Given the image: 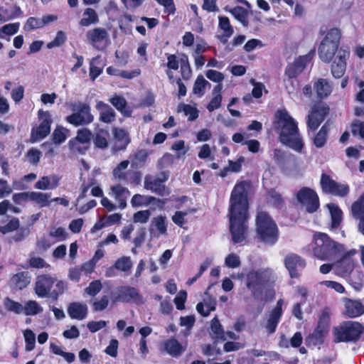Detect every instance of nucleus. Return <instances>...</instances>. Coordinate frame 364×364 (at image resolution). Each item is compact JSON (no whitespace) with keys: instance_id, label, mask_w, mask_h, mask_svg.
Instances as JSON below:
<instances>
[{"instance_id":"60","label":"nucleus","mask_w":364,"mask_h":364,"mask_svg":"<svg viewBox=\"0 0 364 364\" xmlns=\"http://www.w3.org/2000/svg\"><path fill=\"white\" fill-rule=\"evenodd\" d=\"M225 264L229 268H237L241 264L240 257L234 253L228 255L225 259Z\"/></svg>"},{"instance_id":"45","label":"nucleus","mask_w":364,"mask_h":364,"mask_svg":"<svg viewBox=\"0 0 364 364\" xmlns=\"http://www.w3.org/2000/svg\"><path fill=\"white\" fill-rule=\"evenodd\" d=\"M152 225L158 231L159 235H165L167 232L166 218L165 216H157L152 220Z\"/></svg>"},{"instance_id":"41","label":"nucleus","mask_w":364,"mask_h":364,"mask_svg":"<svg viewBox=\"0 0 364 364\" xmlns=\"http://www.w3.org/2000/svg\"><path fill=\"white\" fill-rule=\"evenodd\" d=\"M207 86L210 87V83L203 75H198L194 82L193 92L198 97H202Z\"/></svg>"},{"instance_id":"35","label":"nucleus","mask_w":364,"mask_h":364,"mask_svg":"<svg viewBox=\"0 0 364 364\" xmlns=\"http://www.w3.org/2000/svg\"><path fill=\"white\" fill-rule=\"evenodd\" d=\"M98 21L99 18L95 11L91 8H87L83 12L80 24L82 26H89L91 24L97 23Z\"/></svg>"},{"instance_id":"34","label":"nucleus","mask_w":364,"mask_h":364,"mask_svg":"<svg viewBox=\"0 0 364 364\" xmlns=\"http://www.w3.org/2000/svg\"><path fill=\"white\" fill-rule=\"evenodd\" d=\"M129 164V160H124L120 162L112 171L113 177L119 181H125L127 180V168Z\"/></svg>"},{"instance_id":"16","label":"nucleus","mask_w":364,"mask_h":364,"mask_svg":"<svg viewBox=\"0 0 364 364\" xmlns=\"http://www.w3.org/2000/svg\"><path fill=\"white\" fill-rule=\"evenodd\" d=\"M284 266L291 278H298L306 267V261L299 255L289 253L284 257Z\"/></svg>"},{"instance_id":"64","label":"nucleus","mask_w":364,"mask_h":364,"mask_svg":"<svg viewBox=\"0 0 364 364\" xmlns=\"http://www.w3.org/2000/svg\"><path fill=\"white\" fill-rule=\"evenodd\" d=\"M205 76L207 78H208L210 80L214 82H222L223 80L225 78L224 75L217 70H208L205 73Z\"/></svg>"},{"instance_id":"6","label":"nucleus","mask_w":364,"mask_h":364,"mask_svg":"<svg viewBox=\"0 0 364 364\" xmlns=\"http://www.w3.org/2000/svg\"><path fill=\"white\" fill-rule=\"evenodd\" d=\"M341 36V30L337 28L328 31L318 50L319 58L322 61L329 63L332 60L338 50Z\"/></svg>"},{"instance_id":"21","label":"nucleus","mask_w":364,"mask_h":364,"mask_svg":"<svg viewBox=\"0 0 364 364\" xmlns=\"http://www.w3.org/2000/svg\"><path fill=\"white\" fill-rule=\"evenodd\" d=\"M283 304V299H279L268 316L265 328L269 333H273L276 331L282 314Z\"/></svg>"},{"instance_id":"36","label":"nucleus","mask_w":364,"mask_h":364,"mask_svg":"<svg viewBox=\"0 0 364 364\" xmlns=\"http://www.w3.org/2000/svg\"><path fill=\"white\" fill-rule=\"evenodd\" d=\"M244 26H248V11L242 6H235L228 10Z\"/></svg>"},{"instance_id":"30","label":"nucleus","mask_w":364,"mask_h":364,"mask_svg":"<svg viewBox=\"0 0 364 364\" xmlns=\"http://www.w3.org/2000/svg\"><path fill=\"white\" fill-rule=\"evenodd\" d=\"M164 350L173 357L179 356L184 349L176 339H169L163 343Z\"/></svg>"},{"instance_id":"8","label":"nucleus","mask_w":364,"mask_h":364,"mask_svg":"<svg viewBox=\"0 0 364 364\" xmlns=\"http://www.w3.org/2000/svg\"><path fill=\"white\" fill-rule=\"evenodd\" d=\"M73 113L66 117V121L75 126H83L90 124L94 120L89 105L82 102H75L68 104Z\"/></svg>"},{"instance_id":"3","label":"nucleus","mask_w":364,"mask_h":364,"mask_svg":"<svg viewBox=\"0 0 364 364\" xmlns=\"http://www.w3.org/2000/svg\"><path fill=\"white\" fill-rule=\"evenodd\" d=\"M345 246L331 238L327 234L316 232L313 235V255L320 260L338 258L344 252Z\"/></svg>"},{"instance_id":"55","label":"nucleus","mask_w":364,"mask_h":364,"mask_svg":"<svg viewBox=\"0 0 364 364\" xmlns=\"http://www.w3.org/2000/svg\"><path fill=\"white\" fill-rule=\"evenodd\" d=\"M68 144L70 150L75 154H84L89 148L88 145L74 139L70 140Z\"/></svg>"},{"instance_id":"50","label":"nucleus","mask_w":364,"mask_h":364,"mask_svg":"<svg viewBox=\"0 0 364 364\" xmlns=\"http://www.w3.org/2000/svg\"><path fill=\"white\" fill-rule=\"evenodd\" d=\"M5 309L17 314L23 313V305L19 302L15 301L9 298H6L4 301Z\"/></svg>"},{"instance_id":"47","label":"nucleus","mask_w":364,"mask_h":364,"mask_svg":"<svg viewBox=\"0 0 364 364\" xmlns=\"http://www.w3.org/2000/svg\"><path fill=\"white\" fill-rule=\"evenodd\" d=\"M20 27L19 23H12L4 25L0 28V38L4 39L6 36H13L16 34Z\"/></svg>"},{"instance_id":"17","label":"nucleus","mask_w":364,"mask_h":364,"mask_svg":"<svg viewBox=\"0 0 364 364\" xmlns=\"http://www.w3.org/2000/svg\"><path fill=\"white\" fill-rule=\"evenodd\" d=\"M119 294L115 300L122 302H134L137 304H142L143 298L139 291L134 287L129 286L122 287L118 289Z\"/></svg>"},{"instance_id":"19","label":"nucleus","mask_w":364,"mask_h":364,"mask_svg":"<svg viewBox=\"0 0 364 364\" xmlns=\"http://www.w3.org/2000/svg\"><path fill=\"white\" fill-rule=\"evenodd\" d=\"M130 194L129 190L121 184L112 186L109 192V196L115 200L118 204V208L121 210L127 207V200L130 196Z\"/></svg>"},{"instance_id":"58","label":"nucleus","mask_w":364,"mask_h":364,"mask_svg":"<svg viewBox=\"0 0 364 364\" xmlns=\"http://www.w3.org/2000/svg\"><path fill=\"white\" fill-rule=\"evenodd\" d=\"M43 27V23L41 21V18H36L34 17H30L26 21L23 28L25 31H31L38 29Z\"/></svg>"},{"instance_id":"39","label":"nucleus","mask_w":364,"mask_h":364,"mask_svg":"<svg viewBox=\"0 0 364 364\" xmlns=\"http://www.w3.org/2000/svg\"><path fill=\"white\" fill-rule=\"evenodd\" d=\"M42 311L43 307L36 301H28L23 306V313L26 316H35Z\"/></svg>"},{"instance_id":"61","label":"nucleus","mask_w":364,"mask_h":364,"mask_svg":"<svg viewBox=\"0 0 364 364\" xmlns=\"http://www.w3.org/2000/svg\"><path fill=\"white\" fill-rule=\"evenodd\" d=\"M66 35L63 31H58L54 40L47 44V48L50 49L63 45L66 41Z\"/></svg>"},{"instance_id":"49","label":"nucleus","mask_w":364,"mask_h":364,"mask_svg":"<svg viewBox=\"0 0 364 364\" xmlns=\"http://www.w3.org/2000/svg\"><path fill=\"white\" fill-rule=\"evenodd\" d=\"M178 111L183 112L185 115L188 117L189 121L195 120L198 117V109L190 105H180L178 107Z\"/></svg>"},{"instance_id":"25","label":"nucleus","mask_w":364,"mask_h":364,"mask_svg":"<svg viewBox=\"0 0 364 364\" xmlns=\"http://www.w3.org/2000/svg\"><path fill=\"white\" fill-rule=\"evenodd\" d=\"M60 180V177L56 174L43 176L35 183V188L39 190H53L59 186Z\"/></svg>"},{"instance_id":"15","label":"nucleus","mask_w":364,"mask_h":364,"mask_svg":"<svg viewBox=\"0 0 364 364\" xmlns=\"http://www.w3.org/2000/svg\"><path fill=\"white\" fill-rule=\"evenodd\" d=\"M38 117L41 123L31 132V140L33 142L40 141L45 138L50 132L51 118L48 112L38 111Z\"/></svg>"},{"instance_id":"27","label":"nucleus","mask_w":364,"mask_h":364,"mask_svg":"<svg viewBox=\"0 0 364 364\" xmlns=\"http://www.w3.org/2000/svg\"><path fill=\"white\" fill-rule=\"evenodd\" d=\"M96 108L100 111V119L105 123H110L114 120L115 112L107 104L99 101L96 104Z\"/></svg>"},{"instance_id":"51","label":"nucleus","mask_w":364,"mask_h":364,"mask_svg":"<svg viewBox=\"0 0 364 364\" xmlns=\"http://www.w3.org/2000/svg\"><path fill=\"white\" fill-rule=\"evenodd\" d=\"M114 267L122 272H128L132 267V262L129 257H122L114 263Z\"/></svg>"},{"instance_id":"32","label":"nucleus","mask_w":364,"mask_h":364,"mask_svg":"<svg viewBox=\"0 0 364 364\" xmlns=\"http://www.w3.org/2000/svg\"><path fill=\"white\" fill-rule=\"evenodd\" d=\"M30 277L27 272H19L14 274L11 279V285L16 289H22L30 283Z\"/></svg>"},{"instance_id":"24","label":"nucleus","mask_w":364,"mask_h":364,"mask_svg":"<svg viewBox=\"0 0 364 364\" xmlns=\"http://www.w3.org/2000/svg\"><path fill=\"white\" fill-rule=\"evenodd\" d=\"M67 311L71 318L81 321L87 317L88 308L84 303L73 302L69 304Z\"/></svg>"},{"instance_id":"4","label":"nucleus","mask_w":364,"mask_h":364,"mask_svg":"<svg viewBox=\"0 0 364 364\" xmlns=\"http://www.w3.org/2000/svg\"><path fill=\"white\" fill-rule=\"evenodd\" d=\"M66 289L64 282L49 274H41L36 277L35 293L41 298H50L57 300Z\"/></svg>"},{"instance_id":"44","label":"nucleus","mask_w":364,"mask_h":364,"mask_svg":"<svg viewBox=\"0 0 364 364\" xmlns=\"http://www.w3.org/2000/svg\"><path fill=\"white\" fill-rule=\"evenodd\" d=\"M327 332V331L316 327L314 333L308 337L307 341L314 346L323 343Z\"/></svg>"},{"instance_id":"13","label":"nucleus","mask_w":364,"mask_h":364,"mask_svg":"<svg viewBox=\"0 0 364 364\" xmlns=\"http://www.w3.org/2000/svg\"><path fill=\"white\" fill-rule=\"evenodd\" d=\"M68 235V234L64 228L52 227L49 229L48 237L40 239L37 245L40 249L46 250L55 243L65 240Z\"/></svg>"},{"instance_id":"7","label":"nucleus","mask_w":364,"mask_h":364,"mask_svg":"<svg viewBox=\"0 0 364 364\" xmlns=\"http://www.w3.org/2000/svg\"><path fill=\"white\" fill-rule=\"evenodd\" d=\"M364 326L356 321H344L333 328L336 342H355L362 333Z\"/></svg>"},{"instance_id":"11","label":"nucleus","mask_w":364,"mask_h":364,"mask_svg":"<svg viewBox=\"0 0 364 364\" xmlns=\"http://www.w3.org/2000/svg\"><path fill=\"white\" fill-rule=\"evenodd\" d=\"M357 254L358 251L355 249L346 250L345 248L344 252L338 257L340 259L334 263L336 273L342 277L349 274L355 267V262L353 257Z\"/></svg>"},{"instance_id":"12","label":"nucleus","mask_w":364,"mask_h":364,"mask_svg":"<svg viewBox=\"0 0 364 364\" xmlns=\"http://www.w3.org/2000/svg\"><path fill=\"white\" fill-rule=\"evenodd\" d=\"M296 198L309 213H314L319 207L318 195L309 188L304 187L301 188L296 194Z\"/></svg>"},{"instance_id":"29","label":"nucleus","mask_w":364,"mask_h":364,"mask_svg":"<svg viewBox=\"0 0 364 364\" xmlns=\"http://www.w3.org/2000/svg\"><path fill=\"white\" fill-rule=\"evenodd\" d=\"M149 153L146 149L138 150L134 154L129 156V163L131 162L133 168H139L143 167L146 161Z\"/></svg>"},{"instance_id":"26","label":"nucleus","mask_w":364,"mask_h":364,"mask_svg":"<svg viewBox=\"0 0 364 364\" xmlns=\"http://www.w3.org/2000/svg\"><path fill=\"white\" fill-rule=\"evenodd\" d=\"M314 89L317 97L320 99H323L331 95L332 92V85L327 80L319 78L314 82Z\"/></svg>"},{"instance_id":"62","label":"nucleus","mask_w":364,"mask_h":364,"mask_svg":"<svg viewBox=\"0 0 364 364\" xmlns=\"http://www.w3.org/2000/svg\"><path fill=\"white\" fill-rule=\"evenodd\" d=\"M351 131L354 136L364 139V122L355 120L352 123Z\"/></svg>"},{"instance_id":"10","label":"nucleus","mask_w":364,"mask_h":364,"mask_svg":"<svg viewBox=\"0 0 364 364\" xmlns=\"http://www.w3.org/2000/svg\"><path fill=\"white\" fill-rule=\"evenodd\" d=\"M86 39L89 44L97 50L104 51L110 44L107 30L102 27H96L88 30Z\"/></svg>"},{"instance_id":"33","label":"nucleus","mask_w":364,"mask_h":364,"mask_svg":"<svg viewBox=\"0 0 364 364\" xmlns=\"http://www.w3.org/2000/svg\"><path fill=\"white\" fill-rule=\"evenodd\" d=\"M154 200H156V199L153 196L135 194L131 200V204L134 208L148 206L151 202ZM157 201L159 203H161L162 205L164 204V202L161 201V200H157Z\"/></svg>"},{"instance_id":"52","label":"nucleus","mask_w":364,"mask_h":364,"mask_svg":"<svg viewBox=\"0 0 364 364\" xmlns=\"http://www.w3.org/2000/svg\"><path fill=\"white\" fill-rule=\"evenodd\" d=\"M210 328L212 333L215 338L223 340H225L227 338V337L225 336V332L222 328V326L216 317H215L211 321Z\"/></svg>"},{"instance_id":"59","label":"nucleus","mask_w":364,"mask_h":364,"mask_svg":"<svg viewBox=\"0 0 364 364\" xmlns=\"http://www.w3.org/2000/svg\"><path fill=\"white\" fill-rule=\"evenodd\" d=\"M91 132L87 129H82L77 131V136L74 140H77L86 145L89 146L90 140L91 139Z\"/></svg>"},{"instance_id":"23","label":"nucleus","mask_w":364,"mask_h":364,"mask_svg":"<svg viewBox=\"0 0 364 364\" xmlns=\"http://www.w3.org/2000/svg\"><path fill=\"white\" fill-rule=\"evenodd\" d=\"M114 139V151L124 150L130 142L129 134L123 129L114 127L112 129Z\"/></svg>"},{"instance_id":"56","label":"nucleus","mask_w":364,"mask_h":364,"mask_svg":"<svg viewBox=\"0 0 364 364\" xmlns=\"http://www.w3.org/2000/svg\"><path fill=\"white\" fill-rule=\"evenodd\" d=\"M329 320L330 316L328 311L327 309L323 310L319 316L317 328L328 331L329 327Z\"/></svg>"},{"instance_id":"18","label":"nucleus","mask_w":364,"mask_h":364,"mask_svg":"<svg viewBox=\"0 0 364 364\" xmlns=\"http://www.w3.org/2000/svg\"><path fill=\"white\" fill-rule=\"evenodd\" d=\"M328 112V108L324 105L314 106L308 116V127L312 130H316L323 121Z\"/></svg>"},{"instance_id":"40","label":"nucleus","mask_w":364,"mask_h":364,"mask_svg":"<svg viewBox=\"0 0 364 364\" xmlns=\"http://www.w3.org/2000/svg\"><path fill=\"white\" fill-rule=\"evenodd\" d=\"M327 207L330 211L331 215L332 224L331 227L333 228H336L340 225L342 220V211L341 210L333 203H330L327 205Z\"/></svg>"},{"instance_id":"42","label":"nucleus","mask_w":364,"mask_h":364,"mask_svg":"<svg viewBox=\"0 0 364 364\" xmlns=\"http://www.w3.org/2000/svg\"><path fill=\"white\" fill-rule=\"evenodd\" d=\"M109 102L112 105L122 113L125 115H129L130 112L127 108V101L122 96L114 95L110 98Z\"/></svg>"},{"instance_id":"14","label":"nucleus","mask_w":364,"mask_h":364,"mask_svg":"<svg viewBox=\"0 0 364 364\" xmlns=\"http://www.w3.org/2000/svg\"><path fill=\"white\" fill-rule=\"evenodd\" d=\"M322 190L339 197H344L349 193L350 188L347 184L340 183L333 180L329 176L323 174L321 179Z\"/></svg>"},{"instance_id":"20","label":"nucleus","mask_w":364,"mask_h":364,"mask_svg":"<svg viewBox=\"0 0 364 364\" xmlns=\"http://www.w3.org/2000/svg\"><path fill=\"white\" fill-rule=\"evenodd\" d=\"M349 57V51L341 48L331 66L333 77L339 78L343 75L346 68V60Z\"/></svg>"},{"instance_id":"48","label":"nucleus","mask_w":364,"mask_h":364,"mask_svg":"<svg viewBox=\"0 0 364 364\" xmlns=\"http://www.w3.org/2000/svg\"><path fill=\"white\" fill-rule=\"evenodd\" d=\"M328 132V129L325 124L321 128L320 131L314 139V144L316 147L321 148L325 145L327 141Z\"/></svg>"},{"instance_id":"31","label":"nucleus","mask_w":364,"mask_h":364,"mask_svg":"<svg viewBox=\"0 0 364 364\" xmlns=\"http://www.w3.org/2000/svg\"><path fill=\"white\" fill-rule=\"evenodd\" d=\"M51 193L31 191V201L36 203L41 208L48 207L51 203Z\"/></svg>"},{"instance_id":"43","label":"nucleus","mask_w":364,"mask_h":364,"mask_svg":"<svg viewBox=\"0 0 364 364\" xmlns=\"http://www.w3.org/2000/svg\"><path fill=\"white\" fill-rule=\"evenodd\" d=\"M108 136L109 133L107 131L101 129L95 136L94 144L100 149H105L108 146Z\"/></svg>"},{"instance_id":"63","label":"nucleus","mask_w":364,"mask_h":364,"mask_svg":"<svg viewBox=\"0 0 364 364\" xmlns=\"http://www.w3.org/2000/svg\"><path fill=\"white\" fill-rule=\"evenodd\" d=\"M151 216L149 210H139L134 214L133 220L134 223H146Z\"/></svg>"},{"instance_id":"57","label":"nucleus","mask_w":364,"mask_h":364,"mask_svg":"<svg viewBox=\"0 0 364 364\" xmlns=\"http://www.w3.org/2000/svg\"><path fill=\"white\" fill-rule=\"evenodd\" d=\"M102 285L100 280H95L90 283L89 286L85 288V292L90 296H95L102 289Z\"/></svg>"},{"instance_id":"1","label":"nucleus","mask_w":364,"mask_h":364,"mask_svg":"<svg viewBox=\"0 0 364 364\" xmlns=\"http://www.w3.org/2000/svg\"><path fill=\"white\" fill-rule=\"evenodd\" d=\"M229 220L230 231L234 243L245 240L248 227V200L245 182L237 183L230 200Z\"/></svg>"},{"instance_id":"28","label":"nucleus","mask_w":364,"mask_h":364,"mask_svg":"<svg viewBox=\"0 0 364 364\" xmlns=\"http://www.w3.org/2000/svg\"><path fill=\"white\" fill-rule=\"evenodd\" d=\"M345 307V314L350 318L359 316L364 313V307L360 302L357 301L347 300Z\"/></svg>"},{"instance_id":"5","label":"nucleus","mask_w":364,"mask_h":364,"mask_svg":"<svg viewBox=\"0 0 364 364\" xmlns=\"http://www.w3.org/2000/svg\"><path fill=\"white\" fill-rule=\"evenodd\" d=\"M257 232L259 239L269 245L274 244L279 237L276 223L266 212H259L256 218Z\"/></svg>"},{"instance_id":"22","label":"nucleus","mask_w":364,"mask_h":364,"mask_svg":"<svg viewBox=\"0 0 364 364\" xmlns=\"http://www.w3.org/2000/svg\"><path fill=\"white\" fill-rule=\"evenodd\" d=\"M161 175L162 178H154L151 176H146L144 179V188L153 193L163 195L165 190L164 182L168 179V176L165 173H162Z\"/></svg>"},{"instance_id":"2","label":"nucleus","mask_w":364,"mask_h":364,"mask_svg":"<svg viewBox=\"0 0 364 364\" xmlns=\"http://www.w3.org/2000/svg\"><path fill=\"white\" fill-rule=\"evenodd\" d=\"M274 129L279 134L281 143L296 151H301L304 143L299 132L297 122L286 110L276 112Z\"/></svg>"},{"instance_id":"9","label":"nucleus","mask_w":364,"mask_h":364,"mask_svg":"<svg viewBox=\"0 0 364 364\" xmlns=\"http://www.w3.org/2000/svg\"><path fill=\"white\" fill-rule=\"evenodd\" d=\"M273 272L269 269L252 270L247 274V287L257 298L262 293L264 285L269 282Z\"/></svg>"},{"instance_id":"53","label":"nucleus","mask_w":364,"mask_h":364,"mask_svg":"<svg viewBox=\"0 0 364 364\" xmlns=\"http://www.w3.org/2000/svg\"><path fill=\"white\" fill-rule=\"evenodd\" d=\"M68 130L63 128V127H58L56 128L53 134H52V139L53 141V143L55 144H60L65 141L68 136Z\"/></svg>"},{"instance_id":"38","label":"nucleus","mask_w":364,"mask_h":364,"mask_svg":"<svg viewBox=\"0 0 364 364\" xmlns=\"http://www.w3.org/2000/svg\"><path fill=\"white\" fill-rule=\"evenodd\" d=\"M104 64L100 55L92 59L90 68V76L94 80L102 72Z\"/></svg>"},{"instance_id":"54","label":"nucleus","mask_w":364,"mask_h":364,"mask_svg":"<svg viewBox=\"0 0 364 364\" xmlns=\"http://www.w3.org/2000/svg\"><path fill=\"white\" fill-rule=\"evenodd\" d=\"M219 27L223 31L225 36L230 37L232 35L233 28L231 26L229 18L228 17H219Z\"/></svg>"},{"instance_id":"46","label":"nucleus","mask_w":364,"mask_h":364,"mask_svg":"<svg viewBox=\"0 0 364 364\" xmlns=\"http://www.w3.org/2000/svg\"><path fill=\"white\" fill-rule=\"evenodd\" d=\"M23 335L25 341V350L26 351H31L36 346V335L31 329H26L23 331Z\"/></svg>"},{"instance_id":"37","label":"nucleus","mask_w":364,"mask_h":364,"mask_svg":"<svg viewBox=\"0 0 364 364\" xmlns=\"http://www.w3.org/2000/svg\"><path fill=\"white\" fill-rule=\"evenodd\" d=\"M50 350L53 354L62 356L68 363H71L75 360V355L73 353L65 352L62 346L53 343H50Z\"/></svg>"}]
</instances>
